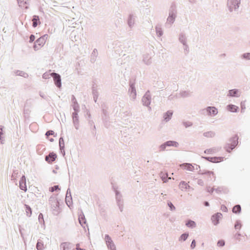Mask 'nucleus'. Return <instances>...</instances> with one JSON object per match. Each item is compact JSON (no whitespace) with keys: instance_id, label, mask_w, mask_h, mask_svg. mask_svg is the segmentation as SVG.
<instances>
[{"instance_id":"obj_39","label":"nucleus","mask_w":250,"mask_h":250,"mask_svg":"<svg viewBox=\"0 0 250 250\" xmlns=\"http://www.w3.org/2000/svg\"><path fill=\"white\" fill-rule=\"evenodd\" d=\"M223 208H226L225 207V206H223Z\"/></svg>"},{"instance_id":"obj_12","label":"nucleus","mask_w":250,"mask_h":250,"mask_svg":"<svg viewBox=\"0 0 250 250\" xmlns=\"http://www.w3.org/2000/svg\"><path fill=\"white\" fill-rule=\"evenodd\" d=\"M172 112L170 111H168L167 112L164 114L163 117L164 118V120L166 122H167L168 121H169L171 117H172Z\"/></svg>"},{"instance_id":"obj_3","label":"nucleus","mask_w":250,"mask_h":250,"mask_svg":"<svg viewBox=\"0 0 250 250\" xmlns=\"http://www.w3.org/2000/svg\"><path fill=\"white\" fill-rule=\"evenodd\" d=\"M206 159L212 163H219L224 161V158L223 157H206Z\"/></svg>"},{"instance_id":"obj_29","label":"nucleus","mask_w":250,"mask_h":250,"mask_svg":"<svg viewBox=\"0 0 250 250\" xmlns=\"http://www.w3.org/2000/svg\"><path fill=\"white\" fill-rule=\"evenodd\" d=\"M35 39V36L33 35H31L30 37V42H33Z\"/></svg>"},{"instance_id":"obj_11","label":"nucleus","mask_w":250,"mask_h":250,"mask_svg":"<svg viewBox=\"0 0 250 250\" xmlns=\"http://www.w3.org/2000/svg\"><path fill=\"white\" fill-rule=\"evenodd\" d=\"M227 109L229 111L236 112L238 111L239 107L236 105L231 104L227 105Z\"/></svg>"},{"instance_id":"obj_25","label":"nucleus","mask_w":250,"mask_h":250,"mask_svg":"<svg viewBox=\"0 0 250 250\" xmlns=\"http://www.w3.org/2000/svg\"><path fill=\"white\" fill-rule=\"evenodd\" d=\"M243 58L245 59H246L248 60L250 59V53H245V54H243Z\"/></svg>"},{"instance_id":"obj_10","label":"nucleus","mask_w":250,"mask_h":250,"mask_svg":"<svg viewBox=\"0 0 250 250\" xmlns=\"http://www.w3.org/2000/svg\"><path fill=\"white\" fill-rule=\"evenodd\" d=\"M105 239V241H106V244L108 245V246L111 249L114 250L115 249V246H114L110 237L108 235H106Z\"/></svg>"},{"instance_id":"obj_8","label":"nucleus","mask_w":250,"mask_h":250,"mask_svg":"<svg viewBox=\"0 0 250 250\" xmlns=\"http://www.w3.org/2000/svg\"><path fill=\"white\" fill-rule=\"evenodd\" d=\"M207 111L210 116H214L218 113L217 109L215 107H208L207 108Z\"/></svg>"},{"instance_id":"obj_26","label":"nucleus","mask_w":250,"mask_h":250,"mask_svg":"<svg viewBox=\"0 0 250 250\" xmlns=\"http://www.w3.org/2000/svg\"><path fill=\"white\" fill-rule=\"evenodd\" d=\"M214 151L215 150L213 149H208L205 150V152L207 153H214Z\"/></svg>"},{"instance_id":"obj_38","label":"nucleus","mask_w":250,"mask_h":250,"mask_svg":"<svg viewBox=\"0 0 250 250\" xmlns=\"http://www.w3.org/2000/svg\"><path fill=\"white\" fill-rule=\"evenodd\" d=\"M50 140V141L52 142L53 141V139H51Z\"/></svg>"},{"instance_id":"obj_4","label":"nucleus","mask_w":250,"mask_h":250,"mask_svg":"<svg viewBox=\"0 0 250 250\" xmlns=\"http://www.w3.org/2000/svg\"><path fill=\"white\" fill-rule=\"evenodd\" d=\"M57 158V155L54 153H50L49 154L45 157V160L48 163H52Z\"/></svg>"},{"instance_id":"obj_18","label":"nucleus","mask_w":250,"mask_h":250,"mask_svg":"<svg viewBox=\"0 0 250 250\" xmlns=\"http://www.w3.org/2000/svg\"><path fill=\"white\" fill-rule=\"evenodd\" d=\"M186 226L188 227H191V228H193V227H195V223L193 221H191V220H189L188 221L187 223H186Z\"/></svg>"},{"instance_id":"obj_9","label":"nucleus","mask_w":250,"mask_h":250,"mask_svg":"<svg viewBox=\"0 0 250 250\" xmlns=\"http://www.w3.org/2000/svg\"><path fill=\"white\" fill-rule=\"evenodd\" d=\"M178 143L174 141H168L166 144L163 145H162L161 148L162 150H164L166 148V146H177Z\"/></svg>"},{"instance_id":"obj_6","label":"nucleus","mask_w":250,"mask_h":250,"mask_svg":"<svg viewBox=\"0 0 250 250\" xmlns=\"http://www.w3.org/2000/svg\"><path fill=\"white\" fill-rule=\"evenodd\" d=\"M222 216L221 213H217L212 216L211 220L214 225H216L218 223L219 219L222 218Z\"/></svg>"},{"instance_id":"obj_14","label":"nucleus","mask_w":250,"mask_h":250,"mask_svg":"<svg viewBox=\"0 0 250 250\" xmlns=\"http://www.w3.org/2000/svg\"><path fill=\"white\" fill-rule=\"evenodd\" d=\"M33 21V26L34 27H36L38 25V21L40 23L39 21V17L38 16H34L33 17V19L32 20Z\"/></svg>"},{"instance_id":"obj_5","label":"nucleus","mask_w":250,"mask_h":250,"mask_svg":"<svg viewBox=\"0 0 250 250\" xmlns=\"http://www.w3.org/2000/svg\"><path fill=\"white\" fill-rule=\"evenodd\" d=\"M20 188L21 190L26 191L27 189L26 185V178L24 176H22L20 181Z\"/></svg>"},{"instance_id":"obj_7","label":"nucleus","mask_w":250,"mask_h":250,"mask_svg":"<svg viewBox=\"0 0 250 250\" xmlns=\"http://www.w3.org/2000/svg\"><path fill=\"white\" fill-rule=\"evenodd\" d=\"M180 167L188 171H192L194 169V167L190 164L184 163L180 165Z\"/></svg>"},{"instance_id":"obj_23","label":"nucleus","mask_w":250,"mask_h":250,"mask_svg":"<svg viewBox=\"0 0 250 250\" xmlns=\"http://www.w3.org/2000/svg\"><path fill=\"white\" fill-rule=\"evenodd\" d=\"M188 235V234H183L181 236L180 239L185 241L187 239Z\"/></svg>"},{"instance_id":"obj_17","label":"nucleus","mask_w":250,"mask_h":250,"mask_svg":"<svg viewBox=\"0 0 250 250\" xmlns=\"http://www.w3.org/2000/svg\"><path fill=\"white\" fill-rule=\"evenodd\" d=\"M79 221L80 224L83 226V224L85 223V220L83 216V215H80L79 217Z\"/></svg>"},{"instance_id":"obj_34","label":"nucleus","mask_w":250,"mask_h":250,"mask_svg":"<svg viewBox=\"0 0 250 250\" xmlns=\"http://www.w3.org/2000/svg\"><path fill=\"white\" fill-rule=\"evenodd\" d=\"M169 206L171 209H172L173 208H175L173 204H169Z\"/></svg>"},{"instance_id":"obj_13","label":"nucleus","mask_w":250,"mask_h":250,"mask_svg":"<svg viewBox=\"0 0 250 250\" xmlns=\"http://www.w3.org/2000/svg\"><path fill=\"white\" fill-rule=\"evenodd\" d=\"M189 186L188 183L184 181H182L179 184V188L182 190L187 189Z\"/></svg>"},{"instance_id":"obj_20","label":"nucleus","mask_w":250,"mask_h":250,"mask_svg":"<svg viewBox=\"0 0 250 250\" xmlns=\"http://www.w3.org/2000/svg\"><path fill=\"white\" fill-rule=\"evenodd\" d=\"M60 190V188H59V186H54V187H51L49 190L51 192L59 191Z\"/></svg>"},{"instance_id":"obj_31","label":"nucleus","mask_w":250,"mask_h":250,"mask_svg":"<svg viewBox=\"0 0 250 250\" xmlns=\"http://www.w3.org/2000/svg\"><path fill=\"white\" fill-rule=\"evenodd\" d=\"M237 145V143L236 142H234L233 144L231 145V146L230 147V149H232L234 148V147Z\"/></svg>"},{"instance_id":"obj_16","label":"nucleus","mask_w":250,"mask_h":250,"mask_svg":"<svg viewBox=\"0 0 250 250\" xmlns=\"http://www.w3.org/2000/svg\"><path fill=\"white\" fill-rule=\"evenodd\" d=\"M240 210H241V207H240V205H237L235 206L233 208V209H232V211L234 213H238L240 211Z\"/></svg>"},{"instance_id":"obj_1","label":"nucleus","mask_w":250,"mask_h":250,"mask_svg":"<svg viewBox=\"0 0 250 250\" xmlns=\"http://www.w3.org/2000/svg\"><path fill=\"white\" fill-rule=\"evenodd\" d=\"M47 39V35H45L37 39L34 45L35 50H38L42 47L45 43Z\"/></svg>"},{"instance_id":"obj_28","label":"nucleus","mask_w":250,"mask_h":250,"mask_svg":"<svg viewBox=\"0 0 250 250\" xmlns=\"http://www.w3.org/2000/svg\"><path fill=\"white\" fill-rule=\"evenodd\" d=\"M241 227V225L240 224L237 223L236 224H235V228L236 229H240Z\"/></svg>"},{"instance_id":"obj_15","label":"nucleus","mask_w":250,"mask_h":250,"mask_svg":"<svg viewBox=\"0 0 250 250\" xmlns=\"http://www.w3.org/2000/svg\"><path fill=\"white\" fill-rule=\"evenodd\" d=\"M238 90L236 89H232L229 91V96L233 97V96H237Z\"/></svg>"},{"instance_id":"obj_33","label":"nucleus","mask_w":250,"mask_h":250,"mask_svg":"<svg viewBox=\"0 0 250 250\" xmlns=\"http://www.w3.org/2000/svg\"><path fill=\"white\" fill-rule=\"evenodd\" d=\"M76 249L77 250H85L84 249L81 248L79 244L77 245Z\"/></svg>"},{"instance_id":"obj_21","label":"nucleus","mask_w":250,"mask_h":250,"mask_svg":"<svg viewBox=\"0 0 250 250\" xmlns=\"http://www.w3.org/2000/svg\"><path fill=\"white\" fill-rule=\"evenodd\" d=\"M43 248V245L42 243L38 242L37 244V249L38 250H42Z\"/></svg>"},{"instance_id":"obj_37","label":"nucleus","mask_w":250,"mask_h":250,"mask_svg":"<svg viewBox=\"0 0 250 250\" xmlns=\"http://www.w3.org/2000/svg\"><path fill=\"white\" fill-rule=\"evenodd\" d=\"M209 173H210V174H212V175H213V174H214L213 172H209Z\"/></svg>"},{"instance_id":"obj_30","label":"nucleus","mask_w":250,"mask_h":250,"mask_svg":"<svg viewBox=\"0 0 250 250\" xmlns=\"http://www.w3.org/2000/svg\"><path fill=\"white\" fill-rule=\"evenodd\" d=\"M195 241L194 240H193L191 243V248L192 249H193L195 247Z\"/></svg>"},{"instance_id":"obj_24","label":"nucleus","mask_w":250,"mask_h":250,"mask_svg":"<svg viewBox=\"0 0 250 250\" xmlns=\"http://www.w3.org/2000/svg\"><path fill=\"white\" fill-rule=\"evenodd\" d=\"M225 245V242L223 240H219L217 243V245L219 247H222L224 246Z\"/></svg>"},{"instance_id":"obj_36","label":"nucleus","mask_w":250,"mask_h":250,"mask_svg":"<svg viewBox=\"0 0 250 250\" xmlns=\"http://www.w3.org/2000/svg\"><path fill=\"white\" fill-rule=\"evenodd\" d=\"M46 74H44L43 75V77L44 78H46Z\"/></svg>"},{"instance_id":"obj_35","label":"nucleus","mask_w":250,"mask_h":250,"mask_svg":"<svg viewBox=\"0 0 250 250\" xmlns=\"http://www.w3.org/2000/svg\"><path fill=\"white\" fill-rule=\"evenodd\" d=\"M61 141H63V139H62V138H61L60 139V141H59V142H60V146L61 145Z\"/></svg>"},{"instance_id":"obj_19","label":"nucleus","mask_w":250,"mask_h":250,"mask_svg":"<svg viewBox=\"0 0 250 250\" xmlns=\"http://www.w3.org/2000/svg\"><path fill=\"white\" fill-rule=\"evenodd\" d=\"M204 135L206 137L211 138L214 136V133L211 131H208L205 132Z\"/></svg>"},{"instance_id":"obj_32","label":"nucleus","mask_w":250,"mask_h":250,"mask_svg":"<svg viewBox=\"0 0 250 250\" xmlns=\"http://www.w3.org/2000/svg\"><path fill=\"white\" fill-rule=\"evenodd\" d=\"M63 246V250H65V249H68V245H67V244H63L62 245Z\"/></svg>"},{"instance_id":"obj_27","label":"nucleus","mask_w":250,"mask_h":250,"mask_svg":"<svg viewBox=\"0 0 250 250\" xmlns=\"http://www.w3.org/2000/svg\"><path fill=\"white\" fill-rule=\"evenodd\" d=\"M54 131H52V130H49V131H47V132L46 133V135L48 137V136L49 135H52L54 134Z\"/></svg>"},{"instance_id":"obj_2","label":"nucleus","mask_w":250,"mask_h":250,"mask_svg":"<svg viewBox=\"0 0 250 250\" xmlns=\"http://www.w3.org/2000/svg\"><path fill=\"white\" fill-rule=\"evenodd\" d=\"M50 75L53 78L56 85L58 87H60L61 86V79L60 75L56 73H52Z\"/></svg>"},{"instance_id":"obj_22","label":"nucleus","mask_w":250,"mask_h":250,"mask_svg":"<svg viewBox=\"0 0 250 250\" xmlns=\"http://www.w3.org/2000/svg\"><path fill=\"white\" fill-rule=\"evenodd\" d=\"M240 106L241 109V111L243 112L244 110L246 109V103L245 101L242 102L240 104Z\"/></svg>"}]
</instances>
